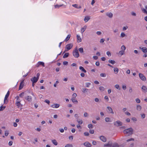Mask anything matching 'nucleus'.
I'll return each instance as SVG.
<instances>
[{
    "label": "nucleus",
    "mask_w": 147,
    "mask_h": 147,
    "mask_svg": "<svg viewBox=\"0 0 147 147\" xmlns=\"http://www.w3.org/2000/svg\"><path fill=\"white\" fill-rule=\"evenodd\" d=\"M59 83V82L58 81H57L55 82V83L54 85V86L55 87H56V84Z\"/></svg>",
    "instance_id": "obj_55"
},
{
    "label": "nucleus",
    "mask_w": 147,
    "mask_h": 147,
    "mask_svg": "<svg viewBox=\"0 0 147 147\" xmlns=\"http://www.w3.org/2000/svg\"><path fill=\"white\" fill-rule=\"evenodd\" d=\"M9 134V133L8 131H5V136H7Z\"/></svg>",
    "instance_id": "obj_51"
},
{
    "label": "nucleus",
    "mask_w": 147,
    "mask_h": 147,
    "mask_svg": "<svg viewBox=\"0 0 147 147\" xmlns=\"http://www.w3.org/2000/svg\"><path fill=\"white\" fill-rule=\"evenodd\" d=\"M105 119L106 122H111V121L109 117H106L105 118Z\"/></svg>",
    "instance_id": "obj_29"
},
{
    "label": "nucleus",
    "mask_w": 147,
    "mask_h": 147,
    "mask_svg": "<svg viewBox=\"0 0 147 147\" xmlns=\"http://www.w3.org/2000/svg\"><path fill=\"white\" fill-rule=\"evenodd\" d=\"M24 92H22L21 93L19 94V96L20 97H22L24 96Z\"/></svg>",
    "instance_id": "obj_48"
},
{
    "label": "nucleus",
    "mask_w": 147,
    "mask_h": 147,
    "mask_svg": "<svg viewBox=\"0 0 147 147\" xmlns=\"http://www.w3.org/2000/svg\"><path fill=\"white\" fill-rule=\"evenodd\" d=\"M71 100L73 103H78V101L75 99V98H72Z\"/></svg>",
    "instance_id": "obj_31"
},
{
    "label": "nucleus",
    "mask_w": 147,
    "mask_h": 147,
    "mask_svg": "<svg viewBox=\"0 0 147 147\" xmlns=\"http://www.w3.org/2000/svg\"><path fill=\"white\" fill-rule=\"evenodd\" d=\"M108 61L110 63H111L112 64H113L116 63L115 61L111 59H109Z\"/></svg>",
    "instance_id": "obj_25"
},
{
    "label": "nucleus",
    "mask_w": 147,
    "mask_h": 147,
    "mask_svg": "<svg viewBox=\"0 0 147 147\" xmlns=\"http://www.w3.org/2000/svg\"><path fill=\"white\" fill-rule=\"evenodd\" d=\"M65 147H73L72 145L71 144H67L65 146Z\"/></svg>",
    "instance_id": "obj_46"
},
{
    "label": "nucleus",
    "mask_w": 147,
    "mask_h": 147,
    "mask_svg": "<svg viewBox=\"0 0 147 147\" xmlns=\"http://www.w3.org/2000/svg\"><path fill=\"white\" fill-rule=\"evenodd\" d=\"M38 80V78H36V77H34L32 78L31 80L33 83H35L37 82Z\"/></svg>",
    "instance_id": "obj_12"
},
{
    "label": "nucleus",
    "mask_w": 147,
    "mask_h": 147,
    "mask_svg": "<svg viewBox=\"0 0 147 147\" xmlns=\"http://www.w3.org/2000/svg\"><path fill=\"white\" fill-rule=\"evenodd\" d=\"M125 36V34L123 32H121L120 35V37L123 38Z\"/></svg>",
    "instance_id": "obj_38"
},
{
    "label": "nucleus",
    "mask_w": 147,
    "mask_h": 147,
    "mask_svg": "<svg viewBox=\"0 0 147 147\" xmlns=\"http://www.w3.org/2000/svg\"><path fill=\"white\" fill-rule=\"evenodd\" d=\"M99 138L103 142H105L107 141L106 138L103 136H100Z\"/></svg>",
    "instance_id": "obj_7"
},
{
    "label": "nucleus",
    "mask_w": 147,
    "mask_h": 147,
    "mask_svg": "<svg viewBox=\"0 0 147 147\" xmlns=\"http://www.w3.org/2000/svg\"><path fill=\"white\" fill-rule=\"evenodd\" d=\"M107 54L108 57H111V54L109 51H107Z\"/></svg>",
    "instance_id": "obj_45"
},
{
    "label": "nucleus",
    "mask_w": 147,
    "mask_h": 147,
    "mask_svg": "<svg viewBox=\"0 0 147 147\" xmlns=\"http://www.w3.org/2000/svg\"><path fill=\"white\" fill-rule=\"evenodd\" d=\"M84 117H87L88 116V113L86 112H85L84 114Z\"/></svg>",
    "instance_id": "obj_52"
},
{
    "label": "nucleus",
    "mask_w": 147,
    "mask_h": 147,
    "mask_svg": "<svg viewBox=\"0 0 147 147\" xmlns=\"http://www.w3.org/2000/svg\"><path fill=\"white\" fill-rule=\"evenodd\" d=\"M80 69L84 73H86V71L84 67L82 66H80Z\"/></svg>",
    "instance_id": "obj_24"
},
{
    "label": "nucleus",
    "mask_w": 147,
    "mask_h": 147,
    "mask_svg": "<svg viewBox=\"0 0 147 147\" xmlns=\"http://www.w3.org/2000/svg\"><path fill=\"white\" fill-rule=\"evenodd\" d=\"M106 15L110 18H112L113 16V14L111 13H107Z\"/></svg>",
    "instance_id": "obj_23"
},
{
    "label": "nucleus",
    "mask_w": 147,
    "mask_h": 147,
    "mask_svg": "<svg viewBox=\"0 0 147 147\" xmlns=\"http://www.w3.org/2000/svg\"><path fill=\"white\" fill-rule=\"evenodd\" d=\"M115 87L117 89H118L119 90H120V88L119 87V86L118 84H116L115 86Z\"/></svg>",
    "instance_id": "obj_40"
},
{
    "label": "nucleus",
    "mask_w": 147,
    "mask_h": 147,
    "mask_svg": "<svg viewBox=\"0 0 147 147\" xmlns=\"http://www.w3.org/2000/svg\"><path fill=\"white\" fill-rule=\"evenodd\" d=\"M121 49L122 51H124L125 52V51L126 49V47L125 46L122 45L121 47Z\"/></svg>",
    "instance_id": "obj_39"
},
{
    "label": "nucleus",
    "mask_w": 147,
    "mask_h": 147,
    "mask_svg": "<svg viewBox=\"0 0 147 147\" xmlns=\"http://www.w3.org/2000/svg\"><path fill=\"white\" fill-rule=\"evenodd\" d=\"M139 76L140 79L144 81L146 80V77L143 74L140 73L139 74Z\"/></svg>",
    "instance_id": "obj_4"
},
{
    "label": "nucleus",
    "mask_w": 147,
    "mask_h": 147,
    "mask_svg": "<svg viewBox=\"0 0 147 147\" xmlns=\"http://www.w3.org/2000/svg\"><path fill=\"white\" fill-rule=\"evenodd\" d=\"M73 54L75 57L78 58L79 57V55L77 47H76L75 49L73 51Z\"/></svg>",
    "instance_id": "obj_2"
},
{
    "label": "nucleus",
    "mask_w": 147,
    "mask_h": 147,
    "mask_svg": "<svg viewBox=\"0 0 147 147\" xmlns=\"http://www.w3.org/2000/svg\"><path fill=\"white\" fill-rule=\"evenodd\" d=\"M78 50L80 53H83L84 52L83 49L82 47H81Z\"/></svg>",
    "instance_id": "obj_35"
},
{
    "label": "nucleus",
    "mask_w": 147,
    "mask_h": 147,
    "mask_svg": "<svg viewBox=\"0 0 147 147\" xmlns=\"http://www.w3.org/2000/svg\"><path fill=\"white\" fill-rule=\"evenodd\" d=\"M131 140L134 141V139L133 138H131L127 140V142H129Z\"/></svg>",
    "instance_id": "obj_54"
},
{
    "label": "nucleus",
    "mask_w": 147,
    "mask_h": 147,
    "mask_svg": "<svg viewBox=\"0 0 147 147\" xmlns=\"http://www.w3.org/2000/svg\"><path fill=\"white\" fill-rule=\"evenodd\" d=\"M127 28H128V27L127 26H126V27L124 26L123 28V31L125 30H126V29H127Z\"/></svg>",
    "instance_id": "obj_57"
},
{
    "label": "nucleus",
    "mask_w": 147,
    "mask_h": 147,
    "mask_svg": "<svg viewBox=\"0 0 147 147\" xmlns=\"http://www.w3.org/2000/svg\"><path fill=\"white\" fill-rule=\"evenodd\" d=\"M5 108V106H1L0 107V111H3Z\"/></svg>",
    "instance_id": "obj_41"
},
{
    "label": "nucleus",
    "mask_w": 147,
    "mask_h": 147,
    "mask_svg": "<svg viewBox=\"0 0 147 147\" xmlns=\"http://www.w3.org/2000/svg\"><path fill=\"white\" fill-rule=\"evenodd\" d=\"M13 142L12 141H10L9 142L8 144L9 146H11L12 145Z\"/></svg>",
    "instance_id": "obj_59"
},
{
    "label": "nucleus",
    "mask_w": 147,
    "mask_h": 147,
    "mask_svg": "<svg viewBox=\"0 0 147 147\" xmlns=\"http://www.w3.org/2000/svg\"><path fill=\"white\" fill-rule=\"evenodd\" d=\"M112 142L111 141H109L107 144H105L104 145L105 147H111L112 145Z\"/></svg>",
    "instance_id": "obj_14"
},
{
    "label": "nucleus",
    "mask_w": 147,
    "mask_h": 147,
    "mask_svg": "<svg viewBox=\"0 0 147 147\" xmlns=\"http://www.w3.org/2000/svg\"><path fill=\"white\" fill-rule=\"evenodd\" d=\"M105 39L103 38H102L100 40V43H102L104 42Z\"/></svg>",
    "instance_id": "obj_63"
},
{
    "label": "nucleus",
    "mask_w": 147,
    "mask_h": 147,
    "mask_svg": "<svg viewBox=\"0 0 147 147\" xmlns=\"http://www.w3.org/2000/svg\"><path fill=\"white\" fill-rule=\"evenodd\" d=\"M107 108V111L108 113H109L114 114V112L111 107H108Z\"/></svg>",
    "instance_id": "obj_5"
},
{
    "label": "nucleus",
    "mask_w": 147,
    "mask_h": 147,
    "mask_svg": "<svg viewBox=\"0 0 147 147\" xmlns=\"http://www.w3.org/2000/svg\"><path fill=\"white\" fill-rule=\"evenodd\" d=\"M125 113L127 115H128V116H129L131 115V114L130 113H129V112H125Z\"/></svg>",
    "instance_id": "obj_64"
},
{
    "label": "nucleus",
    "mask_w": 147,
    "mask_h": 147,
    "mask_svg": "<svg viewBox=\"0 0 147 147\" xmlns=\"http://www.w3.org/2000/svg\"><path fill=\"white\" fill-rule=\"evenodd\" d=\"M72 6L73 7H74L76 8H77V9L81 8V6H78V5H77L76 4L73 5H72Z\"/></svg>",
    "instance_id": "obj_22"
},
{
    "label": "nucleus",
    "mask_w": 147,
    "mask_h": 147,
    "mask_svg": "<svg viewBox=\"0 0 147 147\" xmlns=\"http://www.w3.org/2000/svg\"><path fill=\"white\" fill-rule=\"evenodd\" d=\"M24 80L22 81L20 83V86H19V90H21L24 87Z\"/></svg>",
    "instance_id": "obj_13"
},
{
    "label": "nucleus",
    "mask_w": 147,
    "mask_h": 147,
    "mask_svg": "<svg viewBox=\"0 0 147 147\" xmlns=\"http://www.w3.org/2000/svg\"><path fill=\"white\" fill-rule=\"evenodd\" d=\"M124 51H120L119 52V53H118V54L119 55H120L121 56L122 55H123L124 53Z\"/></svg>",
    "instance_id": "obj_33"
},
{
    "label": "nucleus",
    "mask_w": 147,
    "mask_h": 147,
    "mask_svg": "<svg viewBox=\"0 0 147 147\" xmlns=\"http://www.w3.org/2000/svg\"><path fill=\"white\" fill-rule=\"evenodd\" d=\"M135 100L137 103H139L140 102V100L139 98H136Z\"/></svg>",
    "instance_id": "obj_43"
},
{
    "label": "nucleus",
    "mask_w": 147,
    "mask_h": 147,
    "mask_svg": "<svg viewBox=\"0 0 147 147\" xmlns=\"http://www.w3.org/2000/svg\"><path fill=\"white\" fill-rule=\"evenodd\" d=\"M88 90V89L86 88H83L82 89V91L84 93H85L87 92Z\"/></svg>",
    "instance_id": "obj_30"
},
{
    "label": "nucleus",
    "mask_w": 147,
    "mask_h": 147,
    "mask_svg": "<svg viewBox=\"0 0 147 147\" xmlns=\"http://www.w3.org/2000/svg\"><path fill=\"white\" fill-rule=\"evenodd\" d=\"M142 10L143 13L147 14V11L145 9L143 8L142 9Z\"/></svg>",
    "instance_id": "obj_53"
},
{
    "label": "nucleus",
    "mask_w": 147,
    "mask_h": 147,
    "mask_svg": "<svg viewBox=\"0 0 147 147\" xmlns=\"http://www.w3.org/2000/svg\"><path fill=\"white\" fill-rule=\"evenodd\" d=\"M52 142L56 146L57 145L58 143L56 140H52Z\"/></svg>",
    "instance_id": "obj_26"
},
{
    "label": "nucleus",
    "mask_w": 147,
    "mask_h": 147,
    "mask_svg": "<svg viewBox=\"0 0 147 147\" xmlns=\"http://www.w3.org/2000/svg\"><path fill=\"white\" fill-rule=\"evenodd\" d=\"M140 49H141L142 51L144 53H147V48L146 47H143L141 48V47H139Z\"/></svg>",
    "instance_id": "obj_9"
},
{
    "label": "nucleus",
    "mask_w": 147,
    "mask_h": 147,
    "mask_svg": "<svg viewBox=\"0 0 147 147\" xmlns=\"http://www.w3.org/2000/svg\"><path fill=\"white\" fill-rule=\"evenodd\" d=\"M114 72L115 74H117L119 71V69L117 68H114L113 69Z\"/></svg>",
    "instance_id": "obj_28"
},
{
    "label": "nucleus",
    "mask_w": 147,
    "mask_h": 147,
    "mask_svg": "<svg viewBox=\"0 0 147 147\" xmlns=\"http://www.w3.org/2000/svg\"><path fill=\"white\" fill-rule=\"evenodd\" d=\"M123 123L120 121H117L114 122V125L117 127H118L119 126L122 125Z\"/></svg>",
    "instance_id": "obj_3"
},
{
    "label": "nucleus",
    "mask_w": 147,
    "mask_h": 147,
    "mask_svg": "<svg viewBox=\"0 0 147 147\" xmlns=\"http://www.w3.org/2000/svg\"><path fill=\"white\" fill-rule=\"evenodd\" d=\"M112 147H119V146L117 143L113 144Z\"/></svg>",
    "instance_id": "obj_42"
},
{
    "label": "nucleus",
    "mask_w": 147,
    "mask_h": 147,
    "mask_svg": "<svg viewBox=\"0 0 147 147\" xmlns=\"http://www.w3.org/2000/svg\"><path fill=\"white\" fill-rule=\"evenodd\" d=\"M20 100H16V105L18 108L21 107H22V105L20 103Z\"/></svg>",
    "instance_id": "obj_11"
},
{
    "label": "nucleus",
    "mask_w": 147,
    "mask_h": 147,
    "mask_svg": "<svg viewBox=\"0 0 147 147\" xmlns=\"http://www.w3.org/2000/svg\"><path fill=\"white\" fill-rule=\"evenodd\" d=\"M69 55V53H65L63 56V58H67L68 57Z\"/></svg>",
    "instance_id": "obj_34"
},
{
    "label": "nucleus",
    "mask_w": 147,
    "mask_h": 147,
    "mask_svg": "<svg viewBox=\"0 0 147 147\" xmlns=\"http://www.w3.org/2000/svg\"><path fill=\"white\" fill-rule=\"evenodd\" d=\"M133 130L131 127L125 129L123 131L125 134H126L128 136H130L133 134Z\"/></svg>",
    "instance_id": "obj_1"
},
{
    "label": "nucleus",
    "mask_w": 147,
    "mask_h": 147,
    "mask_svg": "<svg viewBox=\"0 0 147 147\" xmlns=\"http://www.w3.org/2000/svg\"><path fill=\"white\" fill-rule=\"evenodd\" d=\"M100 76L101 77H105L106 76V74L105 73H102L100 74Z\"/></svg>",
    "instance_id": "obj_37"
},
{
    "label": "nucleus",
    "mask_w": 147,
    "mask_h": 147,
    "mask_svg": "<svg viewBox=\"0 0 147 147\" xmlns=\"http://www.w3.org/2000/svg\"><path fill=\"white\" fill-rule=\"evenodd\" d=\"M131 14L132 16H136V13L134 12H131Z\"/></svg>",
    "instance_id": "obj_61"
},
{
    "label": "nucleus",
    "mask_w": 147,
    "mask_h": 147,
    "mask_svg": "<svg viewBox=\"0 0 147 147\" xmlns=\"http://www.w3.org/2000/svg\"><path fill=\"white\" fill-rule=\"evenodd\" d=\"M63 6L64 7H65V5H64L63 4H62L61 5H55V8H59L60 7H61V6Z\"/></svg>",
    "instance_id": "obj_19"
},
{
    "label": "nucleus",
    "mask_w": 147,
    "mask_h": 147,
    "mask_svg": "<svg viewBox=\"0 0 147 147\" xmlns=\"http://www.w3.org/2000/svg\"><path fill=\"white\" fill-rule=\"evenodd\" d=\"M99 89L102 92L104 90L105 88L103 86H100L99 87Z\"/></svg>",
    "instance_id": "obj_36"
},
{
    "label": "nucleus",
    "mask_w": 147,
    "mask_h": 147,
    "mask_svg": "<svg viewBox=\"0 0 147 147\" xmlns=\"http://www.w3.org/2000/svg\"><path fill=\"white\" fill-rule=\"evenodd\" d=\"M25 98L28 102H31L32 101V98L30 96H28L27 97H25Z\"/></svg>",
    "instance_id": "obj_15"
},
{
    "label": "nucleus",
    "mask_w": 147,
    "mask_h": 147,
    "mask_svg": "<svg viewBox=\"0 0 147 147\" xmlns=\"http://www.w3.org/2000/svg\"><path fill=\"white\" fill-rule=\"evenodd\" d=\"M90 16H85L84 19V20L85 22H87L90 19Z\"/></svg>",
    "instance_id": "obj_18"
},
{
    "label": "nucleus",
    "mask_w": 147,
    "mask_h": 147,
    "mask_svg": "<svg viewBox=\"0 0 147 147\" xmlns=\"http://www.w3.org/2000/svg\"><path fill=\"white\" fill-rule=\"evenodd\" d=\"M45 102L46 103H48V104H49V103H50V101H49V100H47V99L45 100Z\"/></svg>",
    "instance_id": "obj_60"
},
{
    "label": "nucleus",
    "mask_w": 147,
    "mask_h": 147,
    "mask_svg": "<svg viewBox=\"0 0 147 147\" xmlns=\"http://www.w3.org/2000/svg\"><path fill=\"white\" fill-rule=\"evenodd\" d=\"M84 135L85 136H89V133L87 132H86L84 133Z\"/></svg>",
    "instance_id": "obj_49"
},
{
    "label": "nucleus",
    "mask_w": 147,
    "mask_h": 147,
    "mask_svg": "<svg viewBox=\"0 0 147 147\" xmlns=\"http://www.w3.org/2000/svg\"><path fill=\"white\" fill-rule=\"evenodd\" d=\"M84 145L85 146L87 147H90L91 146V144L90 143L88 142H86L84 144Z\"/></svg>",
    "instance_id": "obj_17"
},
{
    "label": "nucleus",
    "mask_w": 147,
    "mask_h": 147,
    "mask_svg": "<svg viewBox=\"0 0 147 147\" xmlns=\"http://www.w3.org/2000/svg\"><path fill=\"white\" fill-rule=\"evenodd\" d=\"M88 127L89 129L90 128H92L93 127V126L92 124H90L88 125Z\"/></svg>",
    "instance_id": "obj_44"
},
{
    "label": "nucleus",
    "mask_w": 147,
    "mask_h": 147,
    "mask_svg": "<svg viewBox=\"0 0 147 147\" xmlns=\"http://www.w3.org/2000/svg\"><path fill=\"white\" fill-rule=\"evenodd\" d=\"M9 95V91H8L6 94V95L5 96V97L4 98V102L5 104H6L7 103V102H6L5 100H7V98L8 97Z\"/></svg>",
    "instance_id": "obj_6"
},
{
    "label": "nucleus",
    "mask_w": 147,
    "mask_h": 147,
    "mask_svg": "<svg viewBox=\"0 0 147 147\" xmlns=\"http://www.w3.org/2000/svg\"><path fill=\"white\" fill-rule=\"evenodd\" d=\"M142 109V107L140 105H137V110L138 111H140Z\"/></svg>",
    "instance_id": "obj_32"
},
{
    "label": "nucleus",
    "mask_w": 147,
    "mask_h": 147,
    "mask_svg": "<svg viewBox=\"0 0 147 147\" xmlns=\"http://www.w3.org/2000/svg\"><path fill=\"white\" fill-rule=\"evenodd\" d=\"M91 84L90 83H87L86 84V86L87 87H89V85Z\"/></svg>",
    "instance_id": "obj_58"
},
{
    "label": "nucleus",
    "mask_w": 147,
    "mask_h": 147,
    "mask_svg": "<svg viewBox=\"0 0 147 147\" xmlns=\"http://www.w3.org/2000/svg\"><path fill=\"white\" fill-rule=\"evenodd\" d=\"M86 28V26H84L81 29V33L82 34L83 32L85 31Z\"/></svg>",
    "instance_id": "obj_27"
},
{
    "label": "nucleus",
    "mask_w": 147,
    "mask_h": 147,
    "mask_svg": "<svg viewBox=\"0 0 147 147\" xmlns=\"http://www.w3.org/2000/svg\"><path fill=\"white\" fill-rule=\"evenodd\" d=\"M72 98H76V97L77 96V94L76 93H74L72 94Z\"/></svg>",
    "instance_id": "obj_47"
},
{
    "label": "nucleus",
    "mask_w": 147,
    "mask_h": 147,
    "mask_svg": "<svg viewBox=\"0 0 147 147\" xmlns=\"http://www.w3.org/2000/svg\"><path fill=\"white\" fill-rule=\"evenodd\" d=\"M60 105L58 104H55L51 105V107L53 108H57L59 107Z\"/></svg>",
    "instance_id": "obj_16"
},
{
    "label": "nucleus",
    "mask_w": 147,
    "mask_h": 147,
    "mask_svg": "<svg viewBox=\"0 0 147 147\" xmlns=\"http://www.w3.org/2000/svg\"><path fill=\"white\" fill-rule=\"evenodd\" d=\"M101 60L103 61H105L106 59V58L105 57H102L101 58Z\"/></svg>",
    "instance_id": "obj_62"
},
{
    "label": "nucleus",
    "mask_w": 147,
    "mask_h": 147,
    "mask_svg": "<svg viewBox=\"0 0 147 147\" xmlns=\"http://www.w3.org/2000/svg\"><path fill=\"white\" fill-rule=\"evenodd\" d=\"M73 47V45L72 44H69L67 45L65 47L67 49V51Z\"/></svg>",
    "instance_id": "obj_8"
},
{
    "label": "nucleus",
    "mask_w": 147,
    "mask_h": 147,
    "mask_svg": "<svg viewBox=\"0 0 147 147\" xmlns=\"http://www.w3.org/2000/svg\"><path fill=\"white\" fill-rule=\"evenodd\" d=\"M77 42H81V38L79 35H77Z\"/></svg>",
    "instance_id": "obj_20"
},
{
    "label": "nucleus",
    "mask_w": 147,
    "mask_h": 147,
    "mask_svg": "<svg viewBox=\"0 0 147 147\" xmlns=\"http://www.w3.org/2000/svg\"><path fill=\"white\" fill-rule=\"evenodd\" d=\"M70 37H71V35L70 34L68 35L67 36V37L65 38V39L64 41L65 42L67 41L68 40H69Z\"/></svg>",
    "instance_id": "obj_21"
},
{
    "label": "nucleus",
    "mask_w": 147,
    "mask_h": 147,
    "mask_svg": "<svg viewBox=\"0 0 147 147\" xmlns=\"http://www.w3.org/2000/svg\"><path fill=\"white\" fill-rule=\"evenodd\" d=\"M142 90L143 92L146 93L147 92V89L146 86L143 85L142 86Z\"/></svg>",
    "instance_id": "obj_10"
},
{
    "label": "nucleus",
    "mask_w": 147,
    "mask_h": 147,
    "mask_svg": "<svg viewBox=\"0 0 147 147\" xmlns=\"http://www.w3.org/2000/svg\"><path fill=\"white\" fill-rule=\"evenodd\" d=\"M37 64H45V63L43 62L39 61Z\"/></svg>",
    "instance_id": "obj_56"
},
{
    "label": "nucleus",
    "mask_w": 147,
    "mask_h": 147,
    "mask_svg": "<svg viewBox=\"0 0 147 147\" xmlns=\"http://www.w3.org/2000/svg\"><path fill=\"white\" fill-rule=\"evenodd\" d=\"M90 133L91 134H93L94 132V130H90L89 131Z\"/></svg>",
    "instance_id": "obj_50"
}]
</instances>
